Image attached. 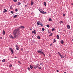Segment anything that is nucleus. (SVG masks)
I'll use <instances>...</instances> for the list:
<instances>
[{
  "mask_svg": "<svg viewBox=\"0 0 73 73\" xmlns=\"http://www.w3.org/2000/svg\"><path fill=\"white\" fill-rule=\"evenodd\" d=\"M39 11H40V13H42L43 14H45V13H46V12H45V13L44 12V11L42 10L41 9L39 10Z\"/></svg>",
  "mask_w": 73,
  "mask_h": 73,
  "instance_id": "3",
  "label": "nucleus"
},
{
  "mask_svg": "<svg viewBox=\"0 0 73 73\" xmlns=\"http://www.w3.org/2000/svg\"><path fill=\"white\" fill-rule=\"evenodd\" d=\"M10 38H13L14 37L12 36V35H11L10 36Z\"/></svg>",
  "mask_w": 73,
  "mask_h": 73,
  "instance_id": "14",
  "label": "nucleus"
},
{
  "mask_svg": "<svg viewBox=\"0 0 73 73\" xmlns=\"http://www.w3.org/2000/svg\"><path fill=\"white\" fill-rule=\"evenodd\" d=\"M53 35V33H51L49 35V36H52Z\"/></svg>",
  "mask_w": 73,
  "mask_h": 73,
  "instance_id": "17",
  "label": "nucleus"
},
{
  "mask_svg": "<svg viewBox=\"0 0 73 73\" xmlns=\"http://www.w3.org/2000/svg\"><path fill=\"white\" fill-rule=\"evenodd\" d=\"M37 24L38 25H40V21H38Z\"/></svg>",
  "mask_w": 73,
  "mask_h": 73,
  "instance_id": "10",
  "label": "nucleus"
},
{
  "mask_svg": "<svg viewBox=\"0 0 73 73\" xmlns=\"http://www.w3.org/2000/svg\"><path fill=\"white\" fill-rule=\"evenodd\" d=\"M34 68L35 69H36L37 68V67H34Z\"/></svg>",
  "mask_w": 73,
  "mask_h": 73,
  "instance_id": "41",
  "label": "nucleus"
},
{
  "mask_svg": "<svg viewBox=\"0 0 73 73\" xmlns=\"http://www.w3.org/2000/svg\"><path fill=\"white\" fill-rule=\"evenodd\" d=\"M9 66L10 68H11L12 67V64H11L9 65Z\"/></svg>",
  "mask_w": 73,
  "mask_h": 73,
  "instance_id": "29",
  "label": "nucleus"
},
{
  "mask_svg": "<svg viewBox=\"0 0 73 73\" xmlns=\"http://www.w3.org/2000/svg\"><path fill=\"white\" fill-rule=\"evenodd\" d=\"M32 33L33 34L34 33V34H36V30H34L32 32Z\"/></svg>",
  "mask_w": 73,
  "mask_h": 73,
  "instance_id": "4",
  "label": "nucleus"
},
{
  "mask_svg": "<svg viewBox=\"0 0 73 73\" xmlns=\"http://www.w3.org/2000/svg\"><path fill=\"white\" fill-rule=\"evenodd\" d=\"M72 5H73V3H72Z\"/></svg>",
  "mask_w": 73,
  "mask_h": 73,
  "instance_id": "49",
  "label": "nucleus"
},
{
  "mask_svg": "<svg viewBox=\"0 0 73 73\" xmlns=\"http://www.w3.org/2000/svg\"><path fill=\"white\" fill-rule=\"evenodd\" d=\"M10 8L11 9H13V7H12V6H11L10 7Z\"/></svg>",
  "mask_w": 73,
  "mask_h": 73,
  "instance_id": "23",
  "label": "nucleus"
},
{
  "mask_svg": "<svg viewBox=\"0 0 73 73\" xmlns=\"http://www.w3.org/2000/svg\"><path fill=\"white\" fill-rule=\"evenodd\" d=\"M60 42L61 44H64V41L63 40H62Z\"/></svg>",
  "mask_w": 73,
  "mask_h": 73,
  "instance_id": "9",
  "label": "nucleus"
},
{
  "mask_svg": "<svg viewBox=\"0 0 73 73\" xmlns=\"http://www.w3.org/2000/svg\"><path fill=\"white\" fill-rule=\"evenodd\" d=\"M58 54H59V55H60H60H61V54L60 52H58Z\"/></svg>",
  "mask_w": 73,
  "mask_h": 73,
  "instance_id": "32",
  "label": "nucleus"
},
{
  "mask_svg": "<svg viewBox=\"0 0 73 73\" xmlns=\"http://www.w3.org/2000/svg\"><path fill=\"white\" fill-rule=\"evenodd\" d=\"M15 11H16V12H17L18 11V10L17 9H15Z\"/></svg>",
  "mask_w": 73,
  "mask_h": 73,
  "instance_id": "31",
  "label": "nucleus"
},
{
  "mask_svg": "<svg viewBox=\"0 0 73 73\" xmlns=\"http://www.w3.org/2000/svg\"><path fill=\"white\" fill-rule=\"evenodd\" d=\"M2 61L3 62H5V59H3V60Z\"/></svg>",
  "mask_w": 73,
  "mask_h": 73,
  "instance_id": "28",
  "label": "nucleus"
},
{
  "mask_svg": "<svg viewBox=\"0 0 73 73\" xmlns=\"http://www.w3.org/2000/svg\"><path fill=\"white\" fill-rule=\"evenodd\" d=\"M15 46L16 47H17L18 46L17 45H16Z\"/></svg>",
  "mask_w": 73,
  "mask_h": 73,
  "instance_id": "44",
  "label": "nucleus"
},
{
  "mask_svg": "<svg viewBox=\"0 0 73 73\" xmlns=\"http://www.w3.org/2000/svg\"><path fill=\"white\" fill-rule=\"evenodd\" d=\"M52 45V44H50V45Z\"/></svg>",
  "mask_w": 73,
  "mask_h": 73,
  "instance_id": "47",
  "label": "nucleus"
},
{
  "mask_svg": "<svg viewBox=\"0 0 73 73\" xmlns=\"http://www.w3.org/2000/svg\"><path fill=\"white\" fill-rule=\"evenodd\" d=\"M60 24H63V22H62V21H61L60 22Z\"/></svg>",
  "mask_w": 73,
  "mask_h": 73,
  "instance_id": "24",
  "label": "nucleus"
},
{
  "mask_svg": "<svg viewBox=\"0 0 73 73\" xmlns=\"http://www.w3.org/2000/svg\"><path fill=\"white\" fill-rule=\"evenodd\" d=\"M3 35H4L5 34V31H4V30L3 31Z\"/></svg>",
  "mask_w": 73,
  "mask_h": 73,
  "instance_id": "8",
  "label": "nucleus"
},
{
  "mask_svg": "<svg viewBox=\"0 0 73 73\" xmlns=\"http://www.w3.org/2000/svg\"><path fill=\"white\" fill-rule=\"evenodd\" d=\"M42 30L43 31H44V30H45V29L44 28H42Z\"/></svg>",
  "mask_w": 73,
  "mask_h": 73,
  "instance_id": "30",
  "label": "nucleus"
},
{
  "mask_svg": "<svg viewBox=\"0 0 73 73\" xmlns=\"http://www.w3.org/2000/svg\"><path fill=\"white\" fill-rule=\"evenodd\" d=\"M20 28L23 29V28H24V27L22 26L19 27V28L14 30L13 33L14 37L15 38H17L19 35L20 34Z\"/></svg>",
  "mask_w": 73,
  "mask_h": 73,
  "instance_id": "1",
  "label": "nucleus"
},
{
  "mask_svg": "<svg viewBox=\"0 0 73 73\" xmlns=\"http://www.w3.org/2000/svg\"><path fill=\"white\" fill-rule=\"evenodd\" d=\"M56 71L57 72H59V71L58 70H57Z\"/></svg>",
  "mask_w": 73,
  "mask_h": 73,
  "instance_id": "42",
  "label": "nucleus"
},
{
  "mask_svg": "<svg viewBox=\"0 0 73 73\" xmlns=\"http://www.w3.org/2000/svg\"><path fill=\"white\" fill-rule=\"evenodd\" d=\"M37 38H38V39H40V36H37Z\"/></svg>",
  "mask_w": 73,
  "mask_h": 73,
  "instance_id": "15",
  "label": "nucleus"
},
{
  "mask_svg": "<svg viewBox=\"0 0 73 73\" xmlns=\"http://www.w3.org/2000/svg\"><path fill=\"white\" fill-rule=\"evenodd\" d=\"M28 70H30V68H29V67H28Z\"/></svg>",
  "mask_w": 73,
  "mask_h": 73,
  "instance_id": "40",
  "label": "nucleus"
},
{
  "mask_svg": "<svg viewBox=\"0 0 73 73\" xmlns=\"http://www.w3.org/2000/svg\"><path fill=\"white\" fill-rule=\"evenodd\" d=\"M4 12H7V11L5 9H4Z\"/></svg>",
  "mask_w": 73,
  "mask_h": 73,
  "instance_id": "12",
  "label": "nucleus"
},
{
  "mask_svg": "<svg viewBox=\"0 0 73 73\" xmlns=\"http://www.w3.org/2000/svg\"><path fill=\"white\" fill-rule=\"evenodd\" d=\"M9 49L10 50H11L12 52V54H13V49H12V48H9Z\"/></svg>",
  "mask_w": 73,
  "mask_h": 73,
  "instance_id": "5",
  "label": "nucleus"
},
{
  "mask_svg": "<svg viewBox=\"0 0 73 73\" xmlns=\"http://www.w3.org/2000/svg\"><path fill=\"white\" fill-rule=\"evenodd\" d=\"M18 63H19V64H22L21 62H20V61H18Z\"/></svg>",
  "mask_w": 73,
  "mask_h": 73,
  "instance_id": "21",
  "label": "nucleus"
},
{
  "mask_svg": "<svg viewBox=\"0 0 73 73\" xmlns=\"http://www.w3.org/2000/svg\"><path fill=\"white\" fill-rule=\"evenodd\" d=\"M17 15H16L14 16L13 17L14 18H16V17H17Z\"/></svg>",
  "mask_w": 73,
  "mask_h": 73,
  "instance_id": "13",
  "label": "nucleus"
},
{
  "mask_svg": "<svg viewBox=\"0 0 73 73\" xmlns=\"http://www.w3.org/2000/svg\"><path fill=\"white\" fill-rule=\"evenodd\" d=\"M67 28H68V29H70V25H68L67 26Z\"/></svg>",
  "mask_w": 73,
  "mask_h": 73,
  "instance_id": "7",
  "label": "nucleus"
},
{
  "mask_svg": "<svg viewBox=\"0 0 73 73\" xmlns=\"http://www.w3.org/2000/svg\"><path fill=\"white\" fill-rule=\"evenodd\" d=\"M47 27H48V28H49V25H46Z\"/></svg>",
  "mask_w": 73,
  "mask_h": 73,
  "instance_id": "25",
  "label": "nucleus"
},
{
  "mask_svg": "<svg viewBox=\"0 0 73 73\" xmlns=\"http://www.w3.org/2000/svg\"><path fill=\"white\" fill-rule=\"evenodd\" d=\"M18 4H18V5H20L21 4V3L20 2H18Z\"/></svg>",
  "mask_w": 73,
  "mask_h": 73,
  "instance_id": "18",
  "label": "nucleus"
},
{
  "mask_svg": "<svg viewBox=\"0 0 73 73\" xmlns=\"http://www.w3.org/2000/svg\"><path fill=\"white\" fill-rule=\"evenodd\" d=\"M49 21H52V19L50 18L49 19Z\"/></svg>",
  "mask_w": 73,
  "mask_h": 73,
  "instance_id": "19",
  "label": "nucleus"
},
{
  "mask_svg": "<svg viewBox=\"0 0 73 73\" xmlns=\"http://www.w3.org/2000/svg\"><path fill=\"white\" fill-rule=\"evenodd\" d=\"M37 52L38 53H40V54H43L44 56H45V54L42 52H41L40 51L38 50V51H37Z\"/></svg>",
  "mask_w": 73,
  "mask_h": 73,
  "instance_id": "2",
  "label": "nucleus"
},
{
  "mask_svg": "<svg viewBox=\"0 0 73 73\" xmlns=\"http://www.w3.org/2000/svg\"><path fill=\"white\" fill-rule=\"evenodd\" d=\"M63 16H65V14H63Z\"/></svg>",
  "mask_w": 73,
  "mask_h": 73,
  "instance_id": "38",
  "label": "nucleus"
},
{
  "mask_svg": "<svg viewBox=\"0 0 73 73\" xmlns=\"http://www.w3.org/2000/svg\"><path fill=\"white\" fill-rule=\"evenodd\" d=\"M40 25H41V26H43V25H44L42 23H40Z\"/></svg>",
  "mask_w": 73,
  "mask_h": 73,
  "instance_id": "34",
  "label": "nucleus"
},
{
  "mask_svg": "<svg viewBox=\"0 0 73 73\" xmlns=\"http://www.w3.org/2000/svg\"><path fill=\"white\" fill-rule=\"evenodd\" d=\"M33 42L35 43V40H34L33 41Z\"/></svg>",
  "mask_w": 73,
  "mask_h": 73,
  "instance_id": "45",
  "label": "nucleus"
},
{
  "mask_svg": "<svg viewBox=\"0 0 73 73\" xmlns=\"http://www.w3.org/2000/svg\"><path fill=\"white\" fill-rule=\"evenodd\" d=\"M56 39H54V42H53V43L55 42H56Z\"/></svg>",
  "mask_w": 73,
  "mask_h": 73,
  "instance_id": "26",
  "label": "nucleus"
},
{
  "mask_svg": "<svg viewBox=\"0 0 73 73\" xmlns=\"http://www.w3.org/2000/svg\"><path fill=\"white\" fill-rule=\"evenodd\" d=\"M0 38H1V39H3V38H2V37H0Z\"/></svg>",
  "mask_w": 73,
  "mask_h": 73,
  "instance_id": "43",
  "label": "nucleus"
},
{
  "mask_svg": "<svg viewBox=\"0 0 73 73\" xmlns=\"http://www.w3.org/2000/svg\"><path fill=\"white\" fill-rule=\"evenodd\" d=\"M11 13H12V14H13V11H11Z\"/></svg>",
  "mask_w": 73,
  "mask_h": 73,
  "instance_id": "35",
  "label": "nucleus"
},
{
  "mask_svg": "<svg viewBox=\"0 0 73 73\" xmlns=\"http://www.w3.org/2000/svg\"><path fill=\"white\" fill-rule=\"evenodd\" d=\"M64 73H66V72H65Z\"/></svg>",
  "mask_w": 73,
  "mask_h": 73,
  "instance_id": "48",
  "label": "nucleus"
},
{
  "mask_svg": "<svg viewBox=\"0 0 73 73\" xmlns=\"http://www.w3.org/2000/svg\"><path fill=\"white\" fill-rule=\"evenodd\" d=\"M44 4L45 5V6H46V2H44Z\"/></svg>",
  "mask_w": 73,
  "mask_h": 73,
  "instance_id": "20",
  "label": "nucleus"
},
{
  "mask_svg": "<svg viewBox=\"0 0 73 73\" xmlns=\"http://www.w3.org/2000/svg\"><path fill=\"white\" fill-rule=\"evenodd\" d=\"M38 68L39 69H41L42 68H41V67H39Z\"/></svg>",
  "mask_w": 73,
  "mask_h": 73,
  "instance_id": "33",
  "label": "nucleus"
},
{
  "mask_svg": "<svg viewBox=\"0 0 73 73\" xmlns=\"http://www.w3.org/2000/svg\"><path fill=\"white\" fill-rule=\"evenodd\" d=\"M52 31H55V29L54 28H52Z\"/></svg>",
  "mask_w": 73,
  "mask_h": 73,
  "instance_id": "16",
  "label": "nucleus"
},
{
  "mask_svg": "<svg viewBox=\"0 0 73 73\" xmlns=\"http://www.w3.org/2000/svg\"><path fill=\"white\" fill-rule=\"evenodd\" d=\"M60 56L61 57V58H63V56H62L61 55H60Z\"/></svg>",
  "mask_w": 73,
  "mask_h": 73,
  "instance_id": "27",
  "label": "nucleus"
},
{
  "mask_svg": "<svg viewBox=\"0 0 73 73\" xmlns=\"http://www.w3.org/2000/svg\"><path fill=\"white\" fill-rule=\"evenodd\" d=\"M57 38L58 39H60V37H59V35H57Z\"/></svg>",
  "mask_w": 73,
  "mask_h": 73,
  "instance_id": "11",
  "label": "nucleus"
},
{
  "mask_svg": "<svg viewBox=\"0 0 73 73\" xmlns=\"http://www.w3.org/2000/svg\"><path fill=\"white\" fill-rule=\"evenodd\" d=\"M14 2H16L17 0H14Z\"/></svg>",
  "mask_w": 73,
  "mask_h": 73,
  "instance_id": "37",
  "label": "nucleus"
},
{
  "mask_svg": "<svg viewBox=\"0 0 73 73\" xmlns=\"http://www.w3.org/2000/svg\"><path fill=\"white\" fill-rule=\"evenodd\" d=\"M30 67L31 69H32V68H33V67L32 66V65H30Z\"/></svg>",
  "mask_w": 73,
  "mask_h": 73,
  "instance_id": "22",
  "label": "nucleus"
},
{
  "mask_svg": "<svg viewBox=\"0 0 73 73\" xmlns=\"http://www.w3.org/2000/svg\"><path fill=\"white\" fill-rule=\"evenodd\" d=\"M40 66V65H39V64H38L37 65V67H38V66Z\"/></svg>",
  "mask_w": 73,
  "mask_h": 73,
  "instance_id": "39",
  "label": "nucleus"
},
{
  "mask_svg": "<svg viewBox=\"0 0 73 73\" xmlns=\"http://www.w3.org/2000/svg\"><path fill=\"white\" fill-rule=\"evenodd\" d=\"M27 5H25V7H27Z\"/></svg>",
  "mask_w": 73,
  "mask_h": 73,
  "instance_id": "46",
  "label": "nucleus"
},
{
  "mask_svg": "<svg viewBox=\"0 0 73 73\" xmlns=\"http://www.w3.org/2000/svg\"><path fill=\"white\" fill-rule=\"evenodd\" d=\"M16 49H17V50H19V48H18V47L16 48Z\"/></svg>",
  "mask_w": 73,
  "mask_h": 73,
  "instance_id": "36",
  "label": "nucleus"
},
{
  "mask_svg": "<svg viewBox=\"0 0 73 73\" xmlns=\"http://www.w3.org/2000/svg\"><path fill=\"white\" fill-rule=\"evenodd\" d=\"M34 3V2H33V1L32 0L31 1V5H33V4Z\"/></svg>",
  "mask_w": 73,
  "mask_h": 73,
  "instance_id": "6",
  "label": "nucleus"
}]
</instances>
